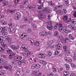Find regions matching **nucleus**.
Returning a JSON list of instances; mask_svg holds the SVG:
<instances>
[{
    "label": "nucleus",
    "mask_w": 76,
    "mask_h": 76,
    "mask_svg": "<svg viewBox=\"0 0 76 76\" xmlns=\"http://www.w3.org/2000/svg\"><path fill=\"white\" fill-rule=\"evenodd\" d=\"M22 59V57L20 56H15L14 58L11 60V63L12 64L16 65L20 61V60Z\"/></svg>",
    "instance_id": "obj_1"
},
{
    "label": "nucleus",
    "mask_w": 76,
    "mask_h": 76,
    "mask_svg": "<svg viewBox=\"0 0 76 76\" xmlns=\"http://www.w3.org/2000/svg\"><path fill=\"white\" fill-rule=\"evenodd\" d=\"M62 45L61 43H59L58 44V45H54L53 46L51 47V48H56V50H58L59 48H60L61 47Z\"/></svg>",
    "instance_id": "obj_2"
},
{
    "label": "nucleus",
    "mask_w": 76,
    "mask_h": 76,
    "mask_svg": "<svg viewBox=\"0 0 76 76\" xmlns=\"http://www.w3.org/2000/svg\"><path fill=\"white\" fill-rule=\"evenodd\" d=\"M47 35V32L45 31H43L39 33V36L44 37Z\"/></svg>",
    "instance_id": "obj_3"
},
{
    "label": "nucleus",
    "mask_w": 76,
    "mask_h": 76,
    "mask_svg": "<svg viewBox=\"0 0 76 76\" xmlns=\"http://www.w3.org/2000/svg\"><path fill=\"white\" fill-rule=\"evenodd\" d=\"M10 47L12 50H18V49L19 48V46H16L14 45H10Z\"/></svg>",
    "instance_id": "obj_4"
},
{
    "label": "nucleus",
    "mask_w": 76,
    "mask_h": 76,
    "mask_svg": "<svg viewBox=\"0 0 76 76\" xmlns=\"http://www.w3.org/2000/svg\"><path fill=\"white\" fill-rule=\"evenodd\" d=\"M0 47H1V48H4L5 49L6 47H7V45L5 44L4 42L0 43Z\"/></svg>",
    "instance_id": "obj_5"
},
{
    "label": "nucleus",
    "mask_w": 76,
    "mask_h": 76,
    "mask_svg": "<svg viewBox=\"0 0 76 76\" xmlns=\"http://www.w3.org/2000/svg\"><path fill=\"white\" fill-rule=\"evenodd\" d=\"M69 38L70 39H72V40H74L75 39V36H73V35L72 34H70L69 35Z\"/></svg>",
    "instance_id": "obj_6"
},
{
    "label": "nucleus",
    "mask_w": 76,
    "mask_h": 76,
    "mask_svg": "<svg viewBox=\"0 0 76 76\" xmlns=\"http://www.w3.org/2000/svg\"><path fill=\"white\" fill-rule=\"evenodd\" d=\"M23 54H25L27 56H29V55H31V52L29 51H27L24 52Z\"/></svg>",
    "instance_id": "obj_7"
},
{
    "label": "nucleus",
    "mask_w": 76,
    "mask_h": 76,
    "mask_svg": "<svg viewBox=\"0 0 76 76\" xmlns=\"http://www.w3.org/2000/svg\"><path fill=\"white\" fill-rule=\"evenodd\" d=\"M15 53H12L9 56V58L10 59H12V58H13V57H14V56H15Z\"/></svg>",
    "instance_id": "obj_8"
},
{
    "label": "nucleus",
    "mask_w": 76,
    "mask_h": 76,
    "mask_svg": "<svg viewBox=\"0 0 76 76\" xmlns=\"http://www.w3.org/2000/svg\"><path fill=\"white\" fill-rule=\"evenodd\" d=\"M36 7V6L34 5H31L29 7H27V9H34Z\"/></svg>",
    "instance_id": "obj_9"
},
{
    "label": "nucleus",
    "mask_w": 76,
    "mask_h": 76,
    "mask_svg": "<svg viewBox=\"0 0 76 76\" xmlns=\"http://www.w3.org/2000/svg\"><path fill=\"white\" fill-rule=\"evenodd\" d=\"M61 7H62V5H61L56 6L55 8H54V11H56V10H57V9L61 8Z\"/></svg>",
    "instance_id": "obj_10"
},
{
    "label": "nucleus",
    "mask_w": 76,
    "mask_h": 76,
    "mask_svg": "<svg viewBox=\"0 0 76 76\" xmlns=\"http://www.w3.org/2000/svg\"><path fill=\"white\" fill-rule=\"evenodd\" d=\"M69 28H70L71 29H73V30L76 29V27H75V26H73V25L72 24L69 25Z\"/></svg>",
    "instance_id": "obj_11"
},
{
    "label": "nucleus",
    "mask_w": 76,
    "mask_h": 76,
    "mask_svg": "<svg viewBox=\"0 0 76 76\" xmlns=\"http://www.w3.org/2000/svg\"><path fill=\"white\" fill-rule=\"evenodd\" d=\"M53 43H54V41H53V40H51L50 41H48L47 42V44L48 45H50L51 44H53Z\"/></svg>",
    "instance_id": "obj_12"
},
{
    "label": "nucleus",
    "mask_w": 76,
    "mask_h": 76,
    "mask_svg": "<svg viewBox=\"0 0 76 76\" xmlns=\"http://www.w3.org/2000/svg\"><path fill=\"white\" fill-rule=\"evenodd\" d=\"M28 40L31 42V45H33L34 44V40L33 39H31V38H29L28 39Z\"/></svg>",
    "instance_id": "obj_13"
},
{
    "label": "nucleus",
    "mask_w": 76,
    "mask_h": 76,
    "mask_svg": "<svg viewBox=\"0 0 76 76\" xmlns=\"http://www.w3.org/2000/svg\"><path fill=\"white\" fill-rule=\"evenodd\" d=\"M38 17L39 19L41 20V19H43V17H42V14H39L38 15Z\"/></svg>",
    "instance_id": "obj_14"
},
{
    "label": "nucleus",
    "mask_w": 76,
    "mask_h": 76,
    "mask_svg": "<svg viewBox=\"0 0 76 76\" xmlns=\"http://www.w3.org/2000/svg\"><path fill=\"white\" fill-rule=\"evenodd\" d=\"M47 28L49 30H51V29H53V25H50L49 26H47Z\"/></svg>",
    "instance_id": "obj_15"
},
{
    "label": "nucleus",
    "mask_w": 76,
    "mask_h": 76,
    "mask_svg": "<svg viewBox=\"0 0 76 76\" xmlns=\"http://www.w3.org/2000/svg\"><path fill=\"white\" fill-rule=\"evenodd\" d=\"M7 34V30H5L4 31L2 32V35L4 36V35H6Z\"/></svg>",
    "instance_id": "obj_16"
},
{
    "label": "nucleus",
    "mask_w": 76,
    "mask_h": 76,
    "mask_svg": "<svg viewBox=\"0 0 76 76\" xmlns=\"http://www.w3.org/2000/svg\"><path fill=\"white\" fill-rule=\"evenodd\" d=\"M68 18V17H67L66 15L63 16V20L64 21H65V20H67V19Z\"/></svg>",
    "instance_id": "obj_17"
},
{
    "label": "nucleus",
    "mask_w": 76,
    "mask_h": 76,
    "mask_svg": "<svg viewBox=\"0 0 76 76\" xmlns=\"http://www.w3.org/2000/svg\"><path fill=\"white\" fill-rule=\"evenodd\" d=\"M20 75V70L18 71L15 74V76H18Z\"/></svg>",
    "instance_id": "obj_18"
},
{
    "label": "nucleus",
    "mask_w": 76,
    "mask_h": 76,
    "mask_svg": "<svg viewBox=\"0 0 76 76\" xmlns=\"http://www.w3.org/2000/svg\"><path fill=\"white\" fill-rule=\"evenodd\" d=\"M64 32L65 33H67L68 32H71V31L70 30H67L66 29H64L63 30Z\"/></svg>",
    "instance_id": "obj_19"
},
{
    "label": "nucleus",
    "mask_w": 76,
    "mask_h": 76,
    "mask_svg": "<svg viewBox=\"0 0 76 76\" xmlns=\"http://www.w3.org/2000/svg\"><path fill=\"white\" fill-rule=\"evenodd\" d=\"M5 38H6V39H7L8 41V42L9 43H11V42H12V39H11V38H8V37H6Z\"/></svg>",
    "instance_id": "obj_20"
},
{
    "label": "nucleus",
    "mask_w": 76,
    "mask_h": 76,
    "mask_svg": "<svg viewBox=\"0 0 76 76\" xmlns=\"http://www.w3.org/2000/svg\"><path fill=\"white\" fill-rule=\"evenodd\" d=\"M63 74L64 75V76L69 75L70 73L69 72L64 71L63 72Z\"/></svg>",
    "instance_id": "obj_21"
},
{
    "label": "nucleus",
    "mask_w": 76,
    "mask_h": 76,
    "mask_svg": "<svg viewBox=\"0 0 76 76\" xmlns=\"http://www.w3.org/2000/svg\"><path fill=\"white\" fill-rule=\"evenodd\" d=\"M52 68L53 72H54V73L56 72L57 71V69H56V68L54 66H52Z\"/></svg>",
    "instance_id": "obj_22"
},
{
    "label": "nucleus",
    "mask_w": 76,
    "mask_h": 76,
    "mask_svg": "<svg viewBox=\"0 0 76 76\" xmlns=\"http://www.w3.org/2000/svg\"><path fill=\"white\" fill-rule=\"evenodd\" d=\"M40 44V43L38 41H37L34 42V45H35V46H39Z\"/></svg>",
    "instance_id": "obj_23"
},
{
    "label": "nucleus",
    "mask_w": 76,
    "mask_h": 76,
    "mask_svg": "<svg viewBox=\"0 0 76 76\" xmlns=\"http://www.w3.org/2000/svg\"><path fill=\"white\" fill-rule=\"evenodd\" d=\"M43 11L44 12H45L46 13H48L49 12V11H48V8H45L43 10Z\"/></svg>",
    "instance_id": "obj_24"
},
{
    "label": "nucleus",
    "mask_w": 76,
    "mask_h": 76,
    "mask_svg": "<svg viewBox=\"0 0 76 76\" xmlns=\"http://www.w3.org/2000/svg\"><path fill=\"white\" fill-rule=\"evenodd\" d=\"M57 12L58 14H59V15H63V11L60 10H58Z\"/></svg>",
    "instance_id": "obj_25"
},
{
    "label": "nucleus",
    "mask_w": 76,
    "mask_h": 76,
    "mask_svg": "<svg viewBox=\"0 0 76 76\" xmlns=\"http://www.w3.org/2000/svg\"><path fill=\"white\" fill-rule=\"evenodd\" d=\"M67 47L66 45H64L63 46V48L64 49V50L65 52H66L67 51Z\"/></svg>",
    "instance_id": "obj_26"
},
{
    "label": "nucleus",
    "mask_w": 76,
    "mask_h": 76,
    "mask_svg": "<svg viewBox=\"0 0 76 76\" xmlns=\"http://www.w3.org/2000/svg\"><path fill=\"white\" fill-rule=\"evenodd\" d=\"M72 23V24H76V20L73 19L71 20Z\"/></svg>",
    "instance_id": "obj_27"
},
{
    "label": "nucleus",
    "mask_w": 76,
    "mask_h": 76,
    "mask_svg": "<svg viewBox=\"0 0 76 76\" xmlns=\"http://www.w3.org/2000/svg\"><path fill=\"white\" fill-rule=\"evenodd\" d=\"M21 48L23 51H26L27 50V48L26 46L22 47Z\"/></svg>",
    "instance_id": "obj_28"
},
{
    "label": "nucleus",
    "mask_w": 76,
    "mask_h": 76,
    "mask_svg": "<svg viewBox=\"0 0 76 76\" xmlns=\"http://www.w3.org/2000/svg\"><path fill=\"white\" fill-rule=\"evenodd\" d=\"M5 73V72L4 70H1L0 72V75H3Z\"/></svg>",
    "instance_id": "obj_29"
},
{
    "label": "nucleus",
    "mask_w": 76,
    "mask_h": 76,
    "mask_svg": "<svg viewBox=\"0 0 76 76\" xmlns=\"http://www.w3.org/2000/svg\"><path fill=\"white\" fill-rule=\"evenodd\" d=\"M23 34H22L21 35H20V38H25L26 37V35H24L23 37Z\"/></svg>",
    "instance_id": "obj_30"
},
{
    "label": "nucleus",
    "mask_w": 76,
    "mask_h": 76,
    "mask_svg": "<svg viewBox=\"0 0 76 76\" xmlns=\"http://www.w3.org/2000/svg\"><path fill=\"white\" fill-rule=\"evenodd\" d=\"M2 3L4 5H7L8 4V2L6 1H4L2 2Z\"/></svg>",
    "instance_id": "obj_31"
},
{
    "label": "nucleus",
    "mask_w": 76,
    "mask_h": 76,
    "mask_svg": "<svg viewBox=\"0 0 76 76\" xmlns=\"http://www.w3.org/2000/svg\"><path fill=\"white\" fill-rule=\"evenodd\" d=\"M66 51V52H65V54L67 56H68V55H69V54H70V51H69V50H68Z\"/></svg>",
    "instance_id": "obj_32"
},
{
    "label": "nucleus",
    "mask_w": 76,
    "mask_h": 76,
    "mask_svg": "<svg viewBox=\"0 0 76 76\" xmlns=\"http://www.w3.org/2000/svg\"><path fill=\"white\" fill-rule=\"evenodd\" d=\"M43 6H44V5H43V4H42V5H40V6L38 7L37 8L38 10H41V9H42V7H43Z\"/></svg>",
    "instance_id": "obj_33"
},
{
    "label": "nucleus",
    "mask_w": 76,
    "mask_h": 76,
    "mask_svg": "<svg viewBox=\"0 0 76 76\" xmlns=\"http://www.w3.org/2000/svg\"><path fill=\"white\" fill-rule=\"evenodd\" d=\"M1 23L3 25H6L7 23V22L6 21H4V20H2L1 21Z\"/></svg>",
    "instance_id": "obj_34"
},
{
    "label": "nucleus",
    "mask_w": 76,
    "mask_h": 76,
    "mask_svg": "<svg viewBox=\"0 0 76 76\" xmlns=\"http://www.w3.org/2000/svg\"><path fill=\"white\" fill-rule=\"evenodd\" d=\"M59 53H60L59 51H55L54 53V55L55 56H57V55H58V54H59Z\"/></svg>",
    "instance_id": "obj_35"
},
{
    "label": "nucleus",
    "mask_w": 76,
    "mask_h": 76,
    "mask_svg": "<svg viewBox=\"0 0 76 76\" xmlns=\"http://www.w3.org/2000/svg\"><path fill=\"white\" fill-rule=\"evenodd\" d=\"M74 56H73V58L74 60H76V52H74Z\"/></svg>",
    "instance_id": "obj_36"
},
{
    "label": "nucleus",
    "mask_w": 76,
    "mask_h": 76,
    "mask_svg": "<svg viewBox=\"0 0 76 76\" xmlns=\"http://www.w3.org/2000/svg\"><path fill=\"white\" fill-rule=\"evenodd\" d=\"M35 67L36 69H39L40 67V65L38 64H37L35 65Z\"/></svg>",
    "instance_id": "obj_37"
},
{
    "label": "nucleus",
    "mask_w": 76,
    "mask_h": 76,
    "mask_svg": "<svg viewBox=\"0 0 76 76\" xmlns=\"http://www.w3.org/2000/svg\"><path fill=\"white\" fill-rule=\"evenodd\" d=\"M59 34V32L58 31H56L54 33L55 36H57Z\"/></svg>",
    "instance_id": "obj_38"
},
{
    "label": "nucleus",
    "mask_w": 76,
    "mask_h": 76,
    "mask_svg": "<svg viewBox=\"0 0 76 76\" xmlns=\"http://www.w3.org/2000/svg\"><path fill=\"white\" fill-rule=\"evenodd\" d=\"M7 53H8V54H10V53H12V50L10 49H9L7 50Z\"/></svg>",
    "instance_id": "obj_39"
},
{
    "label": "nucleus",
    "mask_w": 76,
    "mask_h": 76,
    "mask_svg": "<svg viewBox=\"0 0 76 76\" xmlns=\"http://www.w3.org/2000/svg\"><path fill=\"white\" fill-rule=\"evenodd\" d=\"M67 61H69V62H71L72 61V58L69 57L67 58Z\"/></svg>",
    "instance_id": "obj_40"
},
{
    "label": "nucleus",
    "mask_w": 76,
    "mask_h": 76,
    "mask_svg": "<svg viewBox=\"0 0 76 76\" xmlns=\"http://www.w3.org/2000/svg\"><path fill=\"white\" fill-rule=\"evenodd\" d=\"M9 12L10 13H11L12 14L15 13V10H10L9 11Z\"/></svg>",
    "instance_id": "obj_41"
},
{
    "label": "nucleus",
    "mask_w": 76,
    "mask_h": 76,
    "mask_svg": "<svg viewBox=\"0 0 76 76\" xmlns=\"http://www.w3.org/2000/svg\"><path fill=\"white\" fill-rule=\"evenodd\" d=\"M70 69V65H67L66 66V70H69Z\"/></svg>",
    "instance_id": "obj_42"
},
{
    "label": "nucleus",
    "mask_w": 76,
    "mask_h": 76,
    "mask_svg": "<svg viewBox=\"0 0 76 76\" xmlns=\"http://www.w3.org/2000/svg\"><path fill=\"white\" fill-rule=\"evenodd\" d=\"M48 56H51L52 53L51 52V51H50L48 52Z\"/></svg>",
    "instance_id": "obj_43"
},
{
    "label": "nucleus",
    "mask_w": 76,
    "mask_h": 76,
    "mask_svg": "<svg viewBox=\"0 0 76 76\" xmlns=\"http://www.w3.org/2000/svg\"><path fill=\"white\" fill-rule=\"evenodd\" d=\"M63 29V26H62V27H59V31H61Z\"/></svg>",
    "instance_id": "obj_44"
},
{
    "label": "nucleus",
    "mask_w": 76,
    "mask_h": 76,
    "mask_svg": "<svg viewBox=\"0 0 76 76\" xmlns=\"http://www.w3.org/2000/svg\"><path fill=\"white\" fill-rule=\"evenodd\" d=\"M16 15L20 17V12H17L16 14Z\"/></svg>",
    "instance_id": "obj_45"
},
{
    "label": "nucleus",
    "mask_w": 76,
    "mask_h": 76,
    "mask_svg": "<svg viewBox=\"0 0 76 76\" xmlns=\"http://www.w3.org/2000/svg\"><path fill=\"white\" fill-rule=\"evenodd\" d=\"M3 37H0V43H1L3 41Z\"/></svg>",
    "instance_id": "obj_46"
},
{
    "label": "nucleus",
    "mask_w": 76,
    "mask_h": 76,
    "mask_svg": "<svg viewBox=\"0 0 76 76\" xmlns=\"http://www.w3.org/2000/svg\"><path fill=\"white\" fill-rule=\"evenodd\" d=\"M12 29H13V28H10V27L9 28V32H12Z\"/></svg>",
    "instance_id": "obj_47"
},
{
    "label": "nucleus",
    "mask_w": 76,
    "mask_h": 76,
    "mask_svg": "<svg viewBox=\"0 0 76 76\" xmlns=\"http://www.w3.org/2000/svg\"><path fill=\"white\" fill-rule=\"evenodd\" d=\"M24 20L25 22L26 21H28L29 20V18H24Z\"/></svg>",
    "instance_id": "obj_48"
},
{
    "label": "nucleus",
    "mask_w": 76,
    "mask_h": 76,
    "mask_svg": "<svg viewBox=\"0 0 76 76\" xmlns=\"http://www.w3.org/2000/svg\"><path fill=\"white\" fill-rule=\"evenodd\" d=\"M19 17H18V16L16 15H15V19H16V20L18 19L19 18Z\"/></svg>",
    "instance_id": "obj_49"
},
{
    "label": "nucleus",
    "mask_w": 76,
    "mask_h": 76,
    "mask_svg": "<svg viewBox=\"0 0 76 76\" xmlns=\"http://www.w3.org/2000/svg\"><path fill=\"white\" fill-rule=\"evenodd\" d=\"M67 13V11H66V9H63V13Z\"/></svg>",
    "instance_id": "obj_50"
},
{
    "label": "nucleus",
    "mask_w": 76,
    "mask_h": 76,
    "mask_svg": "<svg viewBox=\"0 0 76 76\" xmlns=\"http://www.w3.org/2000/svg\"><path fill=\"white\" fill-rule=\"evenodd\" d=\"M31 28H30L29 29H28V30H27V32H28V33H30V32H31Z\"/></svg>",
    "instance_id": "obj_51"
},
{
    "label": "nucleus",
    "mask_w": 76,
    "mask_h": 76,
    "mask_svg": "<svg viewBox=\"0 0 76 76\" xmlns=\"http://www.w3.org/2000/svg\"><path fill=\"white\" fill-rule=\"evenodd\" d=\"M28 0H25V1L23 2V4L25 5L26 4V3H27V2H28Z\"/></svg>",
    "instance_id": "obj_52"
},
{
    "label": "nucleus",
    "mask_w": 76,
    "mask_h": 76,
    "mask_svg": "<svg viewBox=\"0 0 76 76\" xmlns=\"http://www.w3.org/2000/svg\"><path fill=\"white\" fill-rule=\"evenodd\" d=\"M4 50V48H1V47H0V52H1V50Z\"/></svg>",
    "instance_id": "obj_53"
},
{
    "label": "nucleus",
    "mask_w": 76,
    "mask_h": 76,
    "mask_svg": "<svg viewBox=\"0 0 76 76\" xmlns=\"http://www.w3.org/2000/svg\"><path fill=\"white\" fill-rule=\"evenodd\" d=\"M52 34V32L51 31H48L47 32V35H51Z\"/></svg>",
    "instance_id": "obj_54"
},
{
    "label": "nucleus",
    "mask_w": 76,
    "mask_h": 76,
    "mask_svg": "<svg viewBox=\"0 0 76 76\" xmlns=\"http://www.w3.org/2000/svg\"><path fill=\"white\" fill-rule=\"evenodd\" d=\"M38 57L41 58V57H42V53H39L38 54Z\"/></svg>",
    "instance_id": "obj_55"
},
{
    "label": "nucleus",
    "mask_w": 76,
    "mask_h": 76,
    "mask_svg": "<svg viewBox=\"0 0 76 76\" xmlns=\"http://www.w3.org/2000/svg\"><path fill=\"white\" fill-rule=\"evenodd\" d=\"M20 61L22 63H24V64H25V61L23 60H21Z\"/></svg>",
    "instance_id": "obj_56"
},
{
    "label": "nucleus",
    "mask_w": 76,
    "mask_h": 76,
    "mask_svg": "<svg viewBox=\"0 0 76 76\" xmlns=\"http://www.w3.org/2000/svg\"><path fill=\"white\" fill-rule=\"evenodd\" d=\"M52 22H53L51 21L50 22H49L48 23V25H52Z\"/></svg>",
    "instance_id": "obj_57"
},
{
    "label": "nucleus",
    "mask_w": 76,
    "mask_h": 76,
    "mask_svg": "<svg viewBox=\"0 0 76 76\" xmlns=\"http://www.w3.org/2000/svg\"><path fill=\"white\" fill-rule=\"evenodd\" d=\"M63 42L64 43H66V39L64 38L63 39Z\"/></svg>",
    "instance_id": "obj_58"
},
{
    "label": "nucleus",
    "mask_w": 76,
    "mask_h": 76,
    "mask_svg": "<svg viewBox=\"0 0 76 76\" xmlns=\"http://www.w3.org/2000/svg\"><path fill=\"white\" fill-rule=\"evenodd\" d=\"M53 16V15H52L51 16H50V15H49L48 16V19H50V18L51 17H52Z\"/></svg>",
    "instance_id": "obj_59"
},
{
    "label": "nucleus",
    "mask_w": 76,
    "mask_h": 76,
    "mask_svg": "<svg viewBox=\"0 0 76 76\" xmlns=\"http://www.w3.org/2000/svg\"><path fill=\"white\" fill-rule=\"evenodd\" d=\"M41 75H42V72H40L38 73V76H41Z\"/></svg>",
    "instance_id": "obj_60"
},
{
    "label": "nucleus",
    "mask_w": 76,
    "mask_h": 76,
    "mask_svg": "<svg viewBox=\"0 0 76 76\" xmlns=\"http://www.w3.org/2000/svg\"><path fill=\"white\" fill-rule=\"evenodd\" d=\"M42 64H43L44 65H45V64H47V62L45 61H43Z\"/></svg>",
    "instance_id": "obj_61"
},
{
    "label": "nucleus",
    "mask_w": 76,
    "mask_h": 76,
    "mask_svg": "<svg viewBox=\"0 0 76 76\" xmlns=\"http://www.w3.org/2000/svg\"><path fill=\"white\" fill-rule=\"evenodd\" d=\"M59 38L61 40H62V39H63V36H61L59 37Z\"/></svg>",
    "instance_id": "obj_62"
},
{
    "label": "nucleus",
    "mask_w": 76,
    "mask_h": 76,
    "mask_svg": "<svg viewBox=\"0 0 76 76\" xmlns=\"http://www.w3.org/2000/svg\"><path fill=\"white\" fill-rule=\"evenodd\" d=\"M73 16L74 17H76V12H75L73 13Z\"/></svg>",
    "instance_id": "obj_63"
},
{
    "label": "nucleus",
    "mask_w": 76,
    "mask_h": 76,
    "mask_svg": "<svg viewBox=\"0 0 76 76\" xmlns=\"http://www.w3.org/2000/svg\"><path fill=\"white\" fill-rule=\"evenodd\" d=\"M76 76V75H75V73H72V74L71 75H70V76Z\"/></svg>",
    "instance_id": "obj_64"
}]
</instances>
